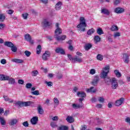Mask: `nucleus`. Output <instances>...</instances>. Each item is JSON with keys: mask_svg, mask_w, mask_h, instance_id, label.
I'll return each mask as SVG.
<instances>
[{"mask_svg": "<svg viewBox=\"0 0 130 130\" xmlns=\"http://www.w3.org/2000/svg\"><path fill=\"white\" fill-rule=\"evenodd\" d=\"M9 79V76L4 74L0 75V81H7Z\"/></svg>", "mask_w": 130, "mask_h": 130, "instance_id": "obj_19", "label": "nucleus"}, {"mask_svg": "<svg viewBox=\"0 0 130 130\" xmlns=\"http://www.w3.org/2000/svg\"><path fill=\"white\" fill-rule=\"evenodd\" d=\"M61 6H62V3L60 2H58L55 6V10L56 11H59L61 9Z\"/></svg>", "mask_w": 130, "mask_h": 130, "instance_id": "obj_17", "label": "nucleus"}, {"mask_svg": "<svg viewBox=\"0 0 130 130\" xmlns=\"http://www.w3.org/2000/svg\"><path fill=\"white\" fill-rule=\"evenodd\" d=\"M38 74H39V73L37 70L33 71L31 72V76H32V77H36Z\"/></svg>", "mask_w": 130, "mask_h": 130, "instance_id": "obj_39", "label": "nucleus"}, {"mask_svg": "<svg viewBox=\"0 0 130 130\" xmlns=\"http://www.w3.org/2000/svg\"><path fill=\"white\" fill-rule=\"evenodd\" d=\"M26 89H31L32 87V84L30 83H27L25 85Z\"/></svg>", "mask_w": 130, "mask_h": 130, "instance_id": "obj_46", "label": "nucleus"}, {"mask_svg": "<svg viewBox=\"0 0 130 130\" xmlns=\"http://www.w3.org/2000/svg\"><path fill=\"white\" fill-rule=\"evenodd\" d=\"M112 36V35H110V36H109L108 37V40L109 42H110L111 43H112V42H113V40L111 38Z\"/></svg>", "mask_w": 130, "mask_h": 130, "instance_id": "obj_45", "label": "nucleus"}, {"mask_svg": "<svg viewBox=\"0 0 130 130\" xmlns=\"http://www.w3.org/2000/svg\"><path fill=\"white\" fill-rule=\"evenodd\" d=\"M95 32V30L94 29L91 28L88 30L87 31V35H92V34H93V33Z\"/></svg>", "mask_w": 130, "mask_h": 130, "instance_id": "obj_38", "label": "nucleus"}, {"mask_svg": "<svg viewBox=\"0 0 130 130\" xmlns=\"http://www.w3.org/2000/svg\"><path fill=\"white\" fill-rule=\"evenodd\" d=\"M92 47V44L88 43L86 44L84 47L85 50H89Z\"/></svg>", "mask_w": 130, "mask_h": 130, "instance_id": "obj_32", "label": "nucleus"}, {"mask_svg": "<svg viewBox=\"0 0 130 130\" xmlns=\"http://www.w3.org/2000/svg\"><path fill=\"white\" fill-rule=\"evenodd\" d=\"M105 82L107 85H110V83L112 82V79H110L109 77H107L105 78Z\"/></svg>", "mask_w": 130, "mask_h": 130, "instance_id": "obj_27", "label": "nucleus"}, {"mask_svg": "<svg viewBox=\"0 0 130 130\" xmlns=\"http://www.w3.org/2000/svg\"><path fill=\"white\" fill-rule=\"evenodd\" d=\"M109 69H110L109 66H106L104 68L101 73V77L103 79H106V78H107V75H108V73H109Z\"/></svg>", "mask_w": 130, "mask_h": 130, "instance_id": "obj_3", "label": "nucleus"}, {"mask_svg": "<svg viewBox=\"0 0 130 130\" xmlns=\"http://www.w3.org/2000/svg\"><path fill=\"white\" fill-rule=\"evenodd\" d=\"M44 27H48V26H50L51 25V22H48L47 20L44 19L43 22Z\"/></svg>", "mask_w": 130, "mask_h": 130, "instance_id": "obj_23", "label": "nucleus"}, {"mask_svg": "<svg viewBox=\"0 0 130 130\" xmlns=\"http://www.w3.org/2000/svg\"><path fill=\"white\" fill-rule=\"evenodd\" d=\"M38 123V117L34 116L30 120V123L32 125H36Z\"/></svg>", "mask_w": 130, "mask_h": 130, "instance_id": "obj_7", "label": "nucleus"}, {"mask_svg": "<svg viewBox=\"0 0 130 130\" xmlns=\"http://www.w3.org/2000/svg\"><path fill=\"white\" fill-rule=\"evenodd\" d=\"M11 50L13 52H17V50H18V48L16 46H14V45L11 47Z\"/></svg>", "mask_w": 130, "mask_h": 130, "instance_id": "obj_41", "label": "nucleus"}, {"mask_svg": "<svg viewBox=\"0 0 130 130\" xmlns=\"http://www.w3.org/2000/svg\"><path fill=\"white\" fill-rule=\"evenodd\" d=\"M96 33L98 34H99V35H102V34H104L103 30H102V28H99L97 29Z\"/></svg>", "mask_w": 130, "mask_h": 130, "instance_id": "obj_33", "label": "nucleus"}, {"mask_svg": "<svg viewBox=\"0 0 130 130\" xmlns=\"http://www.w3.org/2000/svg\"><path fill=\"white\" fill-rule=\"evenodd\" d=\"M51 53L48 51H46L42 55V59L43 60H48V58L50 57Z\"/></svg>", "mask_w": 130, "mask_h": 130, "instance_id": "obj_5", "label": "nucleus"}, {"mask_svg": "<svg viewBox=\"0 0 130 130\" xmlns=\"http://www.w3.org/2000/svg\"><path fill=\"white\" fill-rule=\"evenodd\" d=\"M111 31H117L118 30V27L116 25H112L111 27Z\"/></svg>", "mask_w": 130, "mask_h": 130, "instance_id": "obj_40", "label": "nucleus"}, {"mask_svg": "<svg viewBox=\"0 0 130 130\" xmlns=\"http://www.w3.org/2000/svg\"><path fill=\"white\" fill-rule=\"evenodd\" d=\"M55 26L56 29L55 30L54 37L57 41H59V42H60V41H63V40H64L66 38H67V36H59L60 34H62V30L59 27V24L58 23H56Z\"/></svg>", "mask_w": 130, "mask_h": 130, "instance_id": "obj_1", "label": "nucleus"}, {"mask_svg": "<svg viewBox=\"0 0 130 130\" xmlns=\"http://www.w3.org/2000/svg\"><path fill=\"white\" fill-rule=\"evenodd\" d=\"M124 101V99L123 98H121L120 99L117 100L115 103V106H120L123 103Z\"/></svg>", "mask_w": 130, "mask_h": 130, "instance_id": "obj_8", "label": "nucleus"}, {"mask_svg": "<svg viewBox=\"0 0 130 130\" xmlns=\"http://www.w3.org/2000/svg\"><path fill=\"white\" fill-rule=\"evenodd\" d=\"M41 3H42L43 4H44L45 5H46L47 3H48V0H39Z\"/></svg>", "mask_w": 130, "mask_h": 130, "instance_id": "obj_59", "label": "nucleus"}, {"mask_svg": "<svg viewBox=\"0 0 130 130\" xmlns=\"http://www.w3.org/2000/svg\"><path fill=\"white\" fill-rule=\"evenodd\" d=\"M59 130H69V127L64 125H61L58 127Z\"/></svg>", "mask_w": 130, "mask_h": 130, "instance_id": "obj_34", "label": "nucleus"}, {"mask_svg": "<svg viewBox=\"0 0 130 130\" xmlns=\"http://www.w3.org/2000/svg\"><path fill=\"white\" fill-rule=\"evenodd\" d=\"M114 74H115V75H116V76L117 78H120V77H121V74L117 70H115L114 71Z\"/></svg>", "mask_w": 130, "mask_h": 130, "instance_id": "obj_30", "label": "nucleus"}, {"mask_svg": "<svg viewBox=\"0 0 130 130\" xmlns=\"http://www.w3.org/2000/svg\"><path fill=\"white\" fill-rule=\"evenodd\" d=\"M17 122H18V120L16 118L11 119L9 122V125H15L17 124Z\"/></svg>", "mask_w": 130, "mask_h": 130, "instance_id": "obj_13", "label": "nucleus"}, {"mask_svg": "<svg viewBox=\"0 0 130 130\" xmlns=\"http://www.w3.org/2000/svg\"><path fill=\"white\" fill-rule=\"evenodd\" d=\"M68 57L69 58L70 60H72L73 62L74 61V58H73L72 55L68 54Z\"/></svg>", "mask_w": 130, "mask_h": 130, "instance_id": "obj_58", "label": "nucleus"}, {"mask_svg": "<svg viewBox=\"0 0 130 130\" xmlns=\"http://www.w3.org/2000/svg\"><path fill=\"white\" fill-rule=\"evenodd\" d=\"M31 103H33V102L31 101L23 102V106H30Z\"/></svg>", "mask_w": 130, "mask_h": 130, "instance_id": "obj_36", "label": "nucleus"}, {"mask_svg": "<svg viewBox=\"0 0 130 130\" xmlns=\"http://www.w3.org/2000/svg\"><path fill=\"white\" fill-rule=\"evenodd\" d=\"M124 12V9L121 8L120 7H118L115 9V12L117 14H121Z\"/></svg>", "mask_w": 130, "mask_h": 130, "instance_id": "obj_14", "label": "nucleus"}, {"mask_svg": "<svg viewBox=\"0 0 130 130\" xmlns=\"http://www.w3.org/2000/svg\"><path fill=\"white\" fill-rule=\"evenodd\" d=\"M52 120H53V121H55L56 120H58V116H55L52 118Z\"/></svg>", "mask_w": 130, "mask_h": 130, "instance_id": "obj_61", "label": "nucleus"}, {"mask_svg": "<svg viewBox=\"0 0 130 130\" xmlns=\"http://www.w3.org/2000/svg\"><path fill=\"white\" fill-rule=\"evenodd\" d=\"M1 62L2 64H6V63H7V60L5 59H2L1 60Z\"/></svg>", "mask_w": 130, "mask_h": 130, "instance_id": "obj_55", "label": "nucleus"}, {"mask_svg": "<svg viewBox=\"0 0 130 130\" xmlns=\"http://www.w3.org/2000/svg\"><path fill=\"white\" fill-rule=\"evenodd\" d=\"M119 3H120V1H119V0H115L114 2V5H118Z\"/></svg>", "mask_w": 130, "mask_h": 130, "instance_id": "obj_64", "label": "nucleus"}, {"mask_svg": "<svg viewBox=\"0 0 130 130\" xmlns=\"http://www.w3.org/2000/svg\"><path fill=\"white\" fill-rule=\"evenodd\" d=\"M99 82V76L96 75L92 82V85L93 86H97V84Z\"/></svg>", "mask_w": 130, "mask_h": 130, "instance_id": "obj_9", "label": "nucleus"}, {"mask_svg": "<svg viewBox=\"0 0 130 130\" xmlns=\"http://www.w3.org/2000/svg\"><path fill=\"white\" fill-rule=\"evenodd\" d=\"M105 99L103 97H100L98 99V101L101 103H103L104 102Z\"/></svg>", "mask_w": 130, "mask_h": 130, "instance_id": "obj_50", "label": "nucleus"}, {"mask_svg": "<svg viewBox=\"0 0 130 130\" xmlns=\"http://www.w3.org/2000/svg\"><path fill=\"white\" fill-rule=\"evenodd\" d=\"M4 45H5V46H8V47L11 48L12 46L14 45V44L11 42H5L4 43Z\"/></svg>", "mask_w": 130, "mask_h": 130, "instance_id": "obj_29", "label": "nucleus"}, {"mask_svg": "<svg viewBox=\"0 0 130 130\" xmlns=\"http://www.w3.org/2000/svg\"><path fill=\"white\" fill-rule=\"evenodd\" d=\"M102 14H104V15H107V16H109L110 15V12L108 9H103L101 11Z\"/></svg>", "mask_w": 130, "mask_h": 130, "instance_id": "obj_21", "label": "nucleus"}, {"mask_svg": "<svg viewBox=\"0 0 130 130\" xmlns=\"http://www.w3.org/2000/svg\"><path fill=\"white\" fill-rule=\"evenodd\" d=\"M83 106H84V104L83 103V102H81L80 104H72V107L74 109L81 108V107H83Z\"/></svg>", "mask_w": 130, "mask_h": 130, "instance_id": "obj_10", "label": "nucleus"}, {"mask_svg": "<svg viewBox=\"0 0 130 130\" xmlns=\"http://www.w3.org/2000/svg\"><path fill=\"white\" fill-rule=\"evenodd\" d=\"M91 102H92V103H94V102H96V101H97V99H96V98H95V97H93L91 99Z\"/></svg>", "mask_w": 130, "mask_h": 130, "instance_id": "obj_62", "label": "nucleus"}, {"mask_svg": "<svg viewBox=\"0 0 130 130\" xmlns=\"http://www.w3.org/2000/svg\"><path fill=\"white\" fill-rule=\"evenodd\" d=\"M117 87H118V82H117V80H116V78H112L111 88L114 90H115Z\"/></svg>", "mask_w": 130, "mask_h": 130, "instance_id": "obj_4", "label": "nucleus"}, {"mask_svg": "<svg viewBox=\"0 0 130 130\" xmlns=\"http://www.w3.org/2000/svg\"><path fill=\"white\" fill-rule=\"evenodd\" d=\"M29 14L28 13H24L22 14V17L24 20H27V18H28V16Z\"/></svg>", "mask_w": 130, "mask_h": 130, "instance_id": "obj_48", "label": "nucleus"}, {"mask_svg": "<svg viewBox=\"0 0 130 130\" xmlns=\"http://www.w3.org/2000/svg\"><path fill=\"white\" fill-rule=\"evenodd\" d=\"M45 84H47V86H48V87H51V86H52V85H53V83H52V82H50V81H49V82L46 81Z\"/></svg>", "mask_w": 130, "mask_h": 130, "instance_id": "obj_49", "label": "nucleus"}, {"mask_svg": "<svg viewBox=\"0 0 130 130\" xmlns=\"http://www.w3.org/2000/svg\"><path fill=\"white\" fill-rule=\"evenodd\" d=\"M96 71H95V69H91L90 71V74H91V75H94Z\"/></svg>", "mask_w": 130, "mask_h": 130, "instance_id": "obj_60", "label": "nucleus"}, {"mask_svg": "<svg viewBox=\"0 0 130 130\" xmlns=\"http://www.w3.org/2000/svg\"><path fill=\"white\" fill-rule=\"evenodd\" d=\"M103 58H104V56L100 54H98L96 56V59L98 60H103Z\"/></svg>", "mask_w": 130, "mask_h": 130, "instance_id": "obj_31", "label": "nucleus"}, {"mask_svg": "<svg viewBox=\"0 0 130 130\" xmlns=\"http://www.w3.org/2000/svg\"><path fill=\"white\" fill-rule=\"evenodd\" d=\"M87 27V24L86 23V19L84 17H81L80 18V23L77 25V28L80 29L82 32H85L86 27Z\"/></svg>", "mask_w": 130, "mask_h": 130, "instance_id": "obj_2", "label": "nucleus"}, {"mask_svg": "<svg viewBox=\"0 0 130 130\" xmlns=\"http://www.w3.org/2000/svg\"><path fill=\"white\" fill-rule=\"evenodd\" d=\"M3 98L5 100V101H8V99L10 98L7 95H4Z\"/></svg>", "mask_w": 130, "mask_h": 130, "instance_id": "obj_63", "label": "nucleus"}, {"mask_svg": "<svg viewBox=\"0 0 130 130\" xmlns=\"http://www.w3.org/2000/svg\"><path fill=\"white\" fill-rule=\"evenodd\" d=\"M55 52H56V53H60V54H64L65 53L64 50L59 47L56 48Z\"/></svg>", "mask_w": 130, "mask_h": 130, "instance_id": "obj_11", "label": "nucleus"}, {"mask_svg": "<svg viewBox=\"0 0 130 130\" xmlns=\"http://www.w3.org/2000/svg\"><path fill=\"white\" fill-rule=\"evenodd\" d=\"M18 83L20 85H24V80H23L22 79H19L18 81Z\"/></svg>", "mask_w": 130, "mask_h": 130, "instance_id": "obj_54", "label": "nucleus"}, {"mask_svg": "<svg viewBox=\"0 0 130 130\" xmlns=\"http://www.w3.org/2000/svg\"><path fill=\"white\" fill-rule=\"evenodd\" d=\"M79 62L81 63V62H83V59L82 58H80L78 56H76L74 58H73V62Z\"/></svg>", "mask_w": 130, "mask_h": 130, "instance_id": "obj_12", "label": "nucleus"}, {"mask_svg": "<svg viewBox=\"0 0 130 130\" xmlns=\"http://www.w3.org/2000/svg\"><path fill=\"white\" fill-rule=\"evenodd\" d=\"M24 39L25 40H26V41H28V42H29L30 44H33L34 43V41L32 40L31 36H30L29 34L25 35Z\"/></svg>", "mask_w": 130, "mask_h": 130, "instance_id": "obj_6", "label": "nucleus"}, {"mask_svg": "<svg viewBox=\"0 0 130 130\" xmlns=\"http://www.w3.org/2000/svg\"><path fill=\"white\" fill-rule=\"evenodd\" d=\"M54 102L55 104H56L57 105H58L59 104V101H58V99H54Z\"/></svg>", "mask_w": 130, "mask_h": 130, "instance_id": "obj_53", "label": "nucleus"}, {"mask_svg": "<svg viewBox=\"0 0 130 130\" xmlns=\"http://www.w3.org/2000/svg\"><path fill=\"white\" fill-rule=\"evenodd\" d=\"M0 122L2 125H6V120H5V118L0 116Z\"/></svg>", "mask_w": 130, "mask_h": 130, "instance_id": "obj_35", "label": "nucleus"}, {"mask_svg": "<svg viewBox=\"0 0 130 130\" xmlns=\"http://www.w3.org/2000/svg\"><path fill=\"white\" fill-rule=\"evenodd\" d=\"M6 13L7 14H9V15H12V14H13V13H14V11H13V10H8L6 11Z\"/></svg>", "mask_w": 130, "mask_h": 130, "instance_id": "obj_51", "label": "nucleus"}, {"mask_svg": "<svg viewBox=\"0 0 130 130\" xmlns=\"http://www.w3.org/2000/svg\"><path fill=\"white\" fill-rule=\"evenodd\" d=\"M120 36V33L119 32H115L114 35V38H116V37H118Z\"/></svg>", "mask_w": 130, "mask_h": 130, "instance_id": "obj_57", "label": "nucleus"}, {"mask_svg": "<svg viewBox=\"0 0 130 130\" xmlns=\"http://www.w3.org/2000/svg\"><path fill=\"white\" fill-rule=\"evenodd\" d=\"M50 125L51 126H52V127H56L57 126L56 124H55L54 122H51L50 123Z\"/></svg>", "mask_w": 130, "mask_h": 130, "instance_id": "obj_56", "label": "nucleus"}, {"mask_svg": "<svg viewBox=\"0 0 130 130\" xmlns=\"http://www.w3.org/2000/svg\"><path fill=\"white\" fill-rule=\"evenodd\" d=\"M24 54L26 56H27V57H29V56L31 55V52L26 50L24 52Z\"/></svg>", "mask_w": 130, "mask_h": 130, "instance_id": "obj_44", "label": "nucleus"}, {"mask_svg": "<svg viewBox=\"0 0 130 130\" xmlns=\"http://www.w3.org/2000/svg\"><path fill=\"white\" fill-rule=\"evenodd\" d=\"M22 125L23 126H25V127H28L29 126V123H28V121H24L22 123Z\"/></svg>", "mask_w": 130, "mask_h": 130, "instance_id": "obj_47", "label": "nucleus"}, {"mask_svg": "<svg viewBox=\"0 0 130 130\" xmlns=\"http://www.w3.org/2000/svg\"><path fill=\"white\" fill-rule=\"evenodd\" d=\"M15 105H18V106H20V107L23 106V102L18 101L15 103H14Z\"/></svg>", "mask_w": 130, "mask_h": 130, "instance_id": "obj_43", "label": "nucleus"}, {"mask_svg": "<svg viewBox=\"0 0 130 130\" xmlns=\"http://www.w3.org/2000/svg\"><path fill=\"white\" fill-rule=\"evenodd\" d=\"M86 91L87 93H96L97 91V89H94V87L91 86L90 88H88Z\"/></svg>", "mask_w": 130, "mask_h": 130, "instance_id": "obj_16", "label": "nucleus"}, {"mask_svg": "<svg viewBox=\"0 0 130 130\" xmlns=\"http://www.w3.org/2000/svg\"><path fill=\"white\" fill-rule=\"evenodd\" d=\"M7 81H9V84H10L11 85H14V84L16 83L15 79L10 78L9 76H8V79H7Z\"/></svg>", "mask_w": 130, "mask_h": 130, "instance_id": "obj_20", "label": "nucleus"}, {"mask_svg": "<svg viewBox=\"0 0 130 130\" xmlns=\"http://www.w3.org/2000/svg\"><path fill=\"white\" fill-rule=\"evenodd\" d=\"M42 48L41 47V45H39L37 47V54H40L41 53V50Z\"/></svg>", "mask_w": 130, "mask_h": 130, "instance_id": "obj_28", "label": "nucleus"}, {"mask_svg": "<svg viewBox=\"0 0 130 130\" xmlns=\"http://www.w3.org/2000/svg\"><path fill=\"white\" fill-rule=\"evenodd\" d=\"M6 19V16L4 14H0V22H4Z\"/></svg>", "mask_w": 130, "mask_h": 130, "instance_id": "obj_37", "label": "nucleus"}, {"mask_svg": "<svg viewBox=\"0 0 130 130\" xmlns=\"http://www.w3.org/2000/svg\"><path fill=\"white\" fill-rule=\"evenodd\" d=\"M77 96L78 97H82V98H84L86 97V93L83 91H79L77 92Z\"/></svg>", "mask_w": 130, "mask_h": 130, "instance_id": "obj_24", "label": "nucleus"}, {"mask_svg": "<svg viewBox=\"0 0 130 130\" xmlns=\"http://www.w3.org/2000/svg\"><path fill=\"white\" fill-rule=\"evenodd\" d=\"M6 27V24L4 23H0V30H3Z\"/></svg>", "mask_w": 130, "mask_h": 130, "instance_id": "obj_52", "label": "nucleus"}, {"mask_svg": "<svg viewBox=\"0 0 130 130\" xmlns=\"http://www.w3.org/2000/svg\"><path fill=\"white\" fill-rule=\"evenodd\" d=\"M31 94L32 95H35L36 96H38L39 95V90H35L34 91L31 92Z\"/></svg>", "mask_w": 130, "mask_h": 130, "instance_id": "obj_42", "label": "nucleus"}, {"mask_svg": "<svg viewBox=\"0 0 130 130\" xmlns=\"http://www.w3.org/2000/svg\"><path fill=\"white\" fill-rule=\"evenodd\" d=\"M66 120L68 121V122H69V123H72V122H74L75 121L74 118L70 116H68L67 117V118H66Z\"/></svg>", "mask_w": 130, "mask_h": 130, "instance_id": "obj_25", "label": "nucleus"}, {"mask_svg": "<svg viewBox=\"0 0 130 130\" xmlns=\"http://www.w3.org/2000/svg\"><path fill=\"white\" fill-rule=\"evenodd\" d=\"M12 61H13V62H16V63H23V62H24V60L22 59L17 58L12 59Z\"/></svg>", "mask_w": 130, "mask_h": 130, "instance_id": "obj_22", "label": "nucleus"}, {"mask_svg": "<svg viewBox=\"0 0 130 130\" xmlns=\"http://www.w3.org/2000/svg\"><path fill=\"white\" fill-rule=\"evenodd\" d=\"M93 40L94 43L96 44V43H98L101 41V38H100L99 36H95L93 37Z\"/></svg>", "mask_w": 130, "mask_h": 130, "instance_id": "obj_18", "label": "nucleus"}, {"mask_svg": "<svg viewBox=\"0 0 130 130\" xmlns=\"http://www.w3.org/2000/svg\"><path fill=\"white\" fill-rule=\"evenodd\" d=\"M38 110V113L39 114L42 115L44 113V110H43V109L41 106H39L37 109Z\"/></svg>", "mask_w": 130, "mask_h": 130, "instance_id": "obj_26", "label": "nucleus"}, {"mask_svg": "<svg viewBox=\"0 0 130 130\" xmlns=\"http://www.w3.org/2000/svg\"><path fill=\"white\" fill-rule=\"evenodd\" d=\"M129 55L128 54L125 53L123 54V59H124V62L125 63H128V61H129Z\"/></svg>", "mask_w": 130, "mask_h": 130, "instance_id": "obj_15", "label": "nucleus"}]
</instances>
